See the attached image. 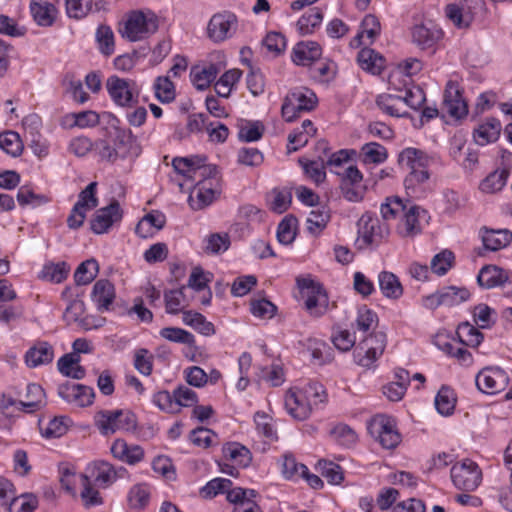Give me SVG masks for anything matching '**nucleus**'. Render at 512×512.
I'll use <instances>...</instances> for the list:
<instances>
[{"label":"nucleus","mask_w":512,"mask_h":512,"mask_svg":"<svg viewBox=\"0 0 512 512\" xmlns=\"http://www.w3.org/2000/svg\"><path fill=\"white\" fill-rule=\"evenodd\" d=\"M301 391L306 401L311 404V410L327 400L326 390L319 382H309Z\"/></svg>","instance_id":"nucleus-55"},{"label":"nucleus","mask_w":512,"mask_h":512,"mask_svg":"<svg viewBox=\"0 0 512 512\" xmlns=\"http://www.w3.org/2000/svg\"><path fill=\"white\" fill-rule=\"evenodd\" d=\"M486 10L484 0H463L460 4H448L445 8L447 18L458 28H467L474 17Z\"/></svg>","instance_id":"nucleus-9"},{"label":"nucleus","mask_w":512,"mask_h":512,"mask_svg":"<svg viewBox=\"0 0 512 512\" xmlns=\"http://www.w3.org/2000/svg\"><path fill=\"white\" fill-rule=\"evenodd\" d=\"M318 469L330 484L339 485L344 479L341 466L332 461L320 460L318 462Z\"/></svg>","instance_id":"nucleus-57"},{"label":"nucleus","mask_w":512,"mask_h":512,"mask_svg":"<svg viewBox=\"0 0 512 512\" xmlns=\"http://www.w3.org/2000/svg\"><path fill=\"white\" fill-rule=\"evenodd\" d=\"M96 192L97 182L89 183L87 187L79 193L78 200L74 205L86 212L96 208L99 203Z\"/></svg>","instance_id":"nucleus-56"},{"label":"nucleus","mask_w":512,"mask_h":512,"mask_svg":"<svg viewBox=\"0 0 512 512\" xmlns=\"http://www.w3.org/2000/svg\"><path fill=\"white\" fill-rule=\"evenodd\" d=\"M322 55L321 46L314 41H301L292 51L291 59L296 65L311 66Z\"/></svg>","instance_id":"nucleus-23"},{"label":"nucleus","mask_w":512,"mask_h":512,"mask_svg":"<svg viewBox=\"0 0 512 512\" xmlns=\"http://www.w3.org/2000/svg\"><path fill=\"white\" fill-rule=\"evenodd\" d=\"M509 174L507 168H498L480 182L479 189L487 194L499 192L506 185Z\"/></svg>","instance_id":"nucleus-38"},{"label":"nucleus","mask_w":512,"mask_h":512,"mask_svg":"<svg viewBox=\"0 0 512 512\" xmlns=\"http://www.w3.org/2000/svg\"><path fill=\"white\" fill-rule=\"evenodd\" d=\"M483 246L489 251H498L512 242V232L508 229H481Z\"/></svg>","instance_id":"nucleus-27"},{"label":"nucleus","mask_w":512,"mask_h":512,"mask_svg":"<svg viewBox=\"0 0 512 512\" xmlns=\"http://www.w3.org/2000/svg\"><path fill=\"white\" fill-rule=\"evenodd\" d=\"M411 34L413 42L421 49L433 48L443 36L442 30L430 21L415 25Z\"/></svg>","instance_id":"nucleus-20"},{"label":"nucleus","mask_w":512,"mask_h":512,"mask_svg":"<svg viewBox=\"0 0 512 512\" xmlns=\"http://www.w3.org/2000/svg\"><path fill=\"white\" fill-rule=\"evenodd\" d=\"M58 395L67 402L75 403L79 407L93 404L95 392L92 387L66 382L58 387Z\"/></svg>","instance_id":"nucleus-17"},{"label":"nucleus","mask_w":512,"mask_h":512,"mask_svg":"<svg viewBox=\"0 0 512 512\" xmlns=\"http://www.w3.org/2000/svg\"><path fill=\"white\" fill-rule=\"evenodd\" d=\"M358 226L359 236L365 245H378L389 233L386 225L368 213L361 216Z\"/></svg>","instance_id":"nucleus-15"},{"label":"nucleus","mask_w":512,"mask_h":512,"mask_svg":"<svg viewBox=\"0 0 512 512\" xmlns=\"http://www.w3.org/2000/svg\"><path fill=\"white\" fill-rule=\"evenodd\" d=\"M106 89L113 103L122 108H132L139 102L140 88L130 78L111 75L106 80Z\"/></svg>","instance_id":"nucleus-6"},{"label":"nucleus","mask_w":512,"mask_h":512,"mask_svg":"<svg viewBox=\"0 0 512 512\" xmlns=\"http://www.w3.org/2000/svg\"><path fill=\"white\" fill-rule=\"evenodd\" d=\"M66 420V417H55L45 426L40 423L41 435L47 439H54L63 436L68 430Z\"/></svg>","instance_id":"nucleus-59"},{"label":"nucleus","mask_w":512,"mask_h":512,"mask_svg":"<svg viewBox=\"0 0 512 512\" xmlns=\"http://www.w3.org/2000/svg\"><path fill=\"white\" fill-rule=\"evenodd\" d=\"M150 500V491L146 484L134 485L128 494V502L133 509H143Z\"/></svg>","instance_id":"nucleus-58"},{"label":"nucleus","mask_w":512,"mask_h":512,"mask_svg":"<svg viewBox=\"0 0 512 512\" xmlns=\"http://www.w3.org/2000/svg\"><path fill=\"white\" fill-rule=\"evenodd\" d=\"M323 20V12L319 7L309 8L296 23L299 34L305 36L312 34Z\"/></svg>","instance_id":"nucleus-37"},{"label":"nucleus","mask_w":512,"mask_h":512,"mask_svg":"<svg viewBox=\"0 0 512 512\" xmlns=\"http://www.w3.org/2000/svg\"><path fill=\"white\" fill-rule=\"evenodd\" d=\"M374 350L370 346H365V343L361 341L355 348L353 356L355 362L365 368H372L374 363L378 360L381 354L373 353Z\"/></svg>","instance_id":"nucleus-63"},{"label":"nucleus","mask_w":512,"mask_h":512,"mask_svg":"<svg viewBox=\"0 0 512 512\" xmlns=\"http://www.w3.org/2000/svg\"><path fill=\"white\" fill-rule=\"evenodd\" d=\"M0 149L12 157H18L23 151V143L17 132L0 133Z\"/></svg>","instance_id":"nucleus-47"},{"label":"nucleus","mask_w":512,"mask_h":512,"mask_svg":"<svg viewBox=\"0 0 512 512\" xmlns=\"http://www.w3.org/2000/svg\"><path fill=\"white\" fill-rule=\"evenodd\" d=\"M455 405L456 395L454 391L448 386H442L435 397L437 411L441 415L449 416L453 413Z\"/></svg>","instance_id":"nucleus-45"},{"label":"nucleus","mask_w":512,"mask_h":512,"mask_svg":"<svg viewBox=\"0 0 512 512\" xmlns=\"http://www.w3.org/2000/svg\"><path fill=\"white\" fill-rule=\"evenodd\" d=\"M54 351L51 344L42 341L31 347L25 355V362L29 367H37L52 362Z\"/></svg>","instance_id":"nucleus-32"},{"label":"nucleus","mask_w":512,"mask_h":512,"mask_svg":"<svg viewBox=\"0 0 512 512\" xmlns=\"http://www.w3.org/2000/svg\"><path fill=\"white\" fill-rule=\"evenodd\" d=\"M361 156L364 163L380 164L387 159L388 153L383 145L369 142L361 147Z\"/></svg>","instance_id":"nucleus-49"},{"label":"nucleus","mask_w":512,"mask_h":512,"mask_svg":"<svg viewBox=\"0 0 512 512\" xmlns=\"http://www.w3.org/2000/svg\"><path fill=\"white\" fill-rule=\"evenodd\" d=\"M223 454L227 460L232 461L242 468L248 467L252 460L249 449L237 442L226 444L223 447Z\"/></svg>","instance_id":"nucleus-40"},{"label":"nucleus","mask_w":512,"mask_h":512,"mask_svg":"<svg viewBox=\"0 0 512 512\" xmlns=\"http://www.w3.org/2000/svg\"><path fill=\"white\" fill-rule=\"evenodd\" d=\"M30 11L34 21L43 27L51 26L57 16L56 7L46 0H32Z\"/></svg>","instance_id":"nucleus-30"},{"label":"nucleus","mask_w":512,"mask_h":512,"mask_svg":"<svg viewBox=\"0 0 512 512\" xmlns=\"http://www.w3.org/2000/svg\"><path fill=\"white\" fill-rule=\"evenodd\" d=\"M122 219V210L118 201L98 209L90 220V228L95 234L108 232L112 225Z\"/></svg>","instance_id":"nucleus-16"},{"label":"nucleus","mask_w":512,"mask_h":512,"mask_svg":"<svg viewBox=\"0 0 512 512\" xmlns=\"http://www.w3.org/2000/svg\"><path fill=\"white\" fill-rule=\"evenodd\" d=\"M298 163L302 167L305 175L316 185H320L325 181L326 171L323 161L299 158Z\"/></svg>","instance_id":"nucleus-44"},{"label":"nucleus","mask_w":512,"mask_h":512,"mask_svg":"<svg viewBox=\"0 0 512 512\" xmlns=\"http://www.w3.org/2000/svg\"><path fill=\"white\" fill-rule=\"evenodd\" d=\"M331 437L340 445L350 447L357 441L356 432L346 424H337L330 431Z\"/></svg>","instance_id":"nucleus-60"},{"label":"nucleus","mask_w":512,"mask_h":512,"mask_svg":"<svg viewBox=\"0 0 512 512\" xmlns=\"http://www.w3.org/2000/svg\"><path fill=\"white\" fill-rule=\"evenodd\" d=\"M69 271L70 267L65 262L50 263L43 267L41 277L54 283H60L67 278Z\"/></svg>","instance_id":"nucleus-53"},{"label":"nucleus","mask_w":512,"mask_h":512,"mask_svg":"<svg viewBox=\"0 0 512 512\" xmlns=\"http://www.w3.org/2000/svg\"><path fill=\"white\" fill-rule=\"evenodd\" d=\"M460 344L470 347H477L484 339V335L472 324L461 323L456 331Z\"/></svg>","instance_id":"nucleus-43"},{"label":"nucleus","mask_w":512,"mask_h":512,"mask_svg":"<svg viewBox=\"0 0 512 512\" xmlns=\"http://www.w3.org/2000/svg\"><path fill=\"white\" fill-rule=\"evenodd\" d=\"M174 170L189 178L201 177L194 191L189 197L193 209H202L210 205L217 195L221 193V179L216 166L201 165L194 158L176 157L172 161Z\"/></svg>","instance_id":"nucleus-1"},{"label":"nucleus","mask_w":512,"mask_h":512,"mask_svg":"<svg viewBox=\"0 0 512 512\" xmlns=\"http://www.w3.org/2000/svg\"><path fill=\"white\" fill-rule=\"evenodd\" d=\"M112 455L129 465H135L144 458V450L139 445H129L123 439H116L111 446Z\"/></svg>","instance_id":"nucleus-24"},{"label":"nucleus","mask_w":512,"mask_h":512,"mask_svg":"<svg viewBox=\"0 0 512 512\" xmlns=\"http://www.w3.org/2000/svg\"><path fill=\"white\" fill-rule=\"evenodd\" d=\"M454 254L449 250H443L436 254L431 260V270L433 273L443 276L452 268Z\"/></svg>","instance_id":"nucleus-64"},{"label":"nucleus","mask_w":512,"mask_h":512,"mask_svg":"<svg viewBox=\"0 0 512 512\" xmlns=\"http://www.w3.org/2000/svg\"><path fill=\"white\" fill-rule=\"evenodd\" d=\"M509 282L508 272L495 265L482 267L477 275V283L484 289L504 286Z\"/></svg>","instance_id":"nucleus-25"},{"label":"nucleus","mask_w":512,"mask_h":512,"mask_svg":"<svg viewBox=\"0 0 512 512\" xmlns=\"http://www.w3.org/2000/svg\"><path fill=\"white\" fill-rule=\"evenodd\" d=\"M218 68L215 64H210L201 69L193 68L191 71L192 83L198 90L207 89L216 79Z\"/></svg>","instance_id":"nucleus-42"},{"label":"nucleus","mask_w":512,"mask_h":512,"mask_svg":"<svg viewBox=\"0 0 512 512\" xmlns=\"http://www.w3.org/2000/svg\"><path fill=\"white\" fill-rule=\"evenodd\" d=\"M399 164L409 170V174L404 180L406 189H413L416 185L424 183L430 177L428 168L433 162L423 151L416 148H406L398 158Z\"/></svg>","instance_id":"nucleus-3"},{"label":"nucleus","mask_w":512,"mask_h":512,"mask_svg":"<svg viewBox=\"0 0 512 512\" xmlns=\"http://www.w3.org/2000/svg\"><path fill=\"white\" fill-rule=\"evenodd\" d=\"M316 133V128L314 127L312 121L306 119L302 122L300 128L295 129L288 136V153L295 152L300 148L304 147L310 137L314 136Z\"/></svg>","instance_id":"nucleus-34"},{"label":"nucleus","mask_w":512,"mask_h":512,"mask_svg":"<svg viewBox=\"0 0 512 512\" xmlns=\"http://www.w3.org/2000/svg\"><path fill=\"white\" fill-rule=\"evenodd\" d=\"M89 479L101 488H107L112 485L122 473L126 472L125 468L121 467L116 470L112 464L106 461H95L89 468Z\"/></svg>","instance_id":"nucleus-19"},{"label":"nucleus","mask_w":512,"mask_h":512,"mask_svg":"<svg viewBox=\"0 0 512 512\" xmlns=\"http://www.w3.org/2000/svg\"><path fill=\"white\" fill-rule=\"evenodd\" d=\"M159 334L162 338L174 343H181L189 346H193L195 344L194 335L182 328L165 327L160 330Z\"/></svg>","instance_id":"nucleus-52"},{"label":"nucleus","mask_w":512,"mask_h":512,"mask_svg":"<svg viewBox=\"0 0 512 512\" xmlns=\"http://www.w3.org/2000/svg\"><path fill=\"white\" fill-rule=\"evenodd\" d=\"M284 406L296 420H305L311 414V404L306 401L301 390L289 389L285 395Z\"/></svg>","instance_id":"nucleus-22"},{"label":"nucleus","mask_w":512,"mask_h":512,"mask_svg":"<svg viewBox=\"0 0 512 512\" xmlns=\"http://www.w3.org/2000/svg\"><path fill=\"white\" fill-rule=\"evenodd\" d=\"M477 388L486 394H497L506 389L509 383L507 373L499 367L483 368L475 378Z\"/></svg>","instance_id":"nucleus-13"},{"label":"nucleus","mask_w":512,"mask_h":512,"mask_svg":"<svg viewBox=\"0 0 512 512\" xmlns=\"http://www.w3.org/2000/svg\"><path fill=\"white\" fill-rule=\"evenodd\" d=\"M306 465L298 463L291 454H285L281 460V471L283 476L289 480H297L301 478L303 472H306Z\"/></svg>","instance_id":"nucleus-51"},{"label":"nucleus","mask_w":512,"mask_h":512,"mask_svg":"<svg viewBox=\"0 0 512 512\" xmlns=\"http://www.w3.org/2000/svg\"><path fill=\"white\" fill-rule=\"evenodd\" d=\"M379 109L392 117H407L408 111L404 107L402 95L380 94L376 98Z\"/></svg>","instance_id":"nucleus-31"},{"label":"nucleus","mask_w":512,"mask_h":512,"mask_svg":"<svg viewBox=\"0 0 512 512\" xmlns=\"http://www.w3.org/2000/svg\"><path fill=\"white\" fill-rule=\"evenodd\" d=\"M381 25L379 19L372 14L366 15L360 25V31L351 40V46L358 47L365 44L363 38L368 39V43H373L374 40L380 35Z\"/></svg>","instance_id":"nucleus-29"},{"label":"nucleus","mask_w":512,"mask_h":512,"mask_svg":"<svg viewBox=\"0 0 512 512\" xmlns=\"http://www.w3.org/2000/svg\"><path fill=\"white\" fill-rule=\"evenodd\" d=\"M23 398V400L19 401V410L28 413L35 412L46 404L44 389L36 383L26 385Z\"/></svg>","instance_id":"nucleus-28"},{"label":"nucleus","mask_w":512,"mask_h":512,"mask_svg":"<svg viewBox=\"0 0 512 512\" xmlns=\"http://www.w3.org/2000/svg\"><path fill=\"white\" fill-rule=\"evenodd\" d=\"M451 479L457 489L474 491L481 483L482 472L474 461L465 459L452 466Z\"/></svg>","instance_id":"nucleus-10"},{"label":"nucleus","mask_w":512,"mask_h":512,"mask_svg":"<svg viewBox=\"0 0 512 512\" xmlns=\"http://www.w3.org/2000/svg\"><path fill=\"white\" fill-rule=\"evenodd\" d=\"M369 431L385 449H394L401 442V436L395 427V423L389 417H376L371 422Z\"/></svg>","instance_id":"nucleus-14"},{"label":"nucleus","mask_w":512,"mask_h":512,"mask_svg":"<svg viewBox=\"0 0 512 512\" xmlns=\"http://www.w3.org/2000/svg\"><path fill=\"white\" fill-rule=\"evenodd\" d=\"M316 94L305 87L294 88L285 96L281 115L286 122H293L300 113L309 112L317 105Z\"/></svg>","instance_id":"nucleus-7"},{"label":"nucleus","mask_w":512,"mask_h":512,"mask_svg":"<svg viewBox=\"0 0 512 512\" xmlns=\"http://www.w3.org/2000/svg\"><path fill=\"white\" fill-rule=\"evenodd\" d=\"M380 212L384 220L399 218L396 232L402 238H414L422 232L421 221L428 217L427 211L422 207L405 203L399 197H388L381 204Z\"/></svg>","instance_id":"nucleus-2"},{"label":"nucleus","mask_w":512,"mask_h":512,"mask_svg":"<svg viewBox=\"0 0 512 512\" xmlns=\"http://www.w3.org/2000/svg\"><path fill=\"white\" fill-rule=\"evenodd\" d=\"M333 172L340 177V190L346 200L358 202L363 199L366 189L362 184L363 174L357 166L350 165L343 172Z\"/></svg>","instance_id":"nucleus-12"},{"label":"nucleus","mask_w":512,"mask_h":512,"mask_svg":"<svg viewBox=\"0 0 512 512\" xmlns=\"http://www.w3.org/2000/svg\"><path fill=\"white\" fill-rule=\"evenodd\" d=\"M357 62L363 70L374 75L380 74L385 67L384 57L370 48H363L359 51Z\"/></svg>","instance_id":"nucleus-33"},{"label":"nucleus","mask_w":512,"mask_h":512,"mask_svg":"<svg viewBox=\"0 0 512 512\" xmlns=\"http://www.w3.org/2000/svg\"><path fill=\"white\" fill-rule=\"evenodd\" d=\"M158 30V19L153 13L133 11L119 22L118 33L122 38L136 42L148 38Z\"/></svg>","instance_id":"nucleus-4"},{"label":"nucleus","mask_w":512,"mask_h":512,"mask_svg":"<svg viewBox=\"0 0 512 512\" xmlns=\"http://www.w3.org/2000/svg\"><path fill=\"white\" fill-rule=\"evenodd\" d=\"M95 425L102 435H111L117 431H130L136 427V417L129 410H103L95 415Z\"/></svg>","instance_id":"nucleus-8"},{"label":"nucleus","mask_w":512,"mask_h":512,"mask_svg":"<svg viewBox=\"0 0 512 512\" xmlns=\"http://www.w3.org/2000/svg\"><path fill=\"white\" fill-rule=\"evenodd\" d=\"M99 271L98 262L95 259H88L82 262L74 273L77 285H87L97 276Z\"/></svg>","instance_id":"nucleus-48"},{"label":"nucleus","mask_w":512,"mask_h":512,"mask_svg":"<svg viewBox=\"0 0 512 512\" xmlns=\"http://www.w3.org/2000/svg\"><path fill=\"white\" fill-rule=\"evenodd\" d=\"M110 137L119 158L125 159L139 155L140 147L131 130L116 129L114 135Z\"/></svg>","instance_id":"nucleus-21"},{"label":"nucleus","mask_w":512,"mask_h":512,"mask_svg":"<svg viewBox=\"0 0 512 512\" xmlns=\"http://www.w3.org/2000/svg\"><path fill=\"white\" fill-rule=\"evenodd\" d=\"M238 29V18L230 11L214 14L207 26V35L214 43L232 38Z\"/></svg>","instance_id":"nucleus-11"},{"label":"nucleus","mask_w":512,"mask_h":512,"mask_svg":"<svg viewBox=\"0 0 512 512\" xmlns=\"http://www.w3.org/2000/svg\"><path fill=\"white\" fill-rule=\"evenodd\" d=\"M95 39L103 55L110 56L115 52L114 33L110 26L100 25L96 30Z\"/></svg>","instance_id":"nucleus-46"},{"label":"nucleus","mask_w":512,"mask_h":512,"mask_svg":"<svg viewBox=\"0 0 512 512\" xmlns=\"http://www.w3.org/2000/svg\"><path fill=\"white\" fill-rule=\"evenodd\" d=\"M443 306L452 307L467 301L471 294L465 287L446 286L439 289Z\"/></svg>","instance_id":"nucleus-41"},{"label":"nucleus","mask_w":512,"mask_h":512,"mask_svg":"<svg viewBox=\"0 0 512 512\" xmlns=\"http://www.w3.org/2000/svg\"><path fill=\"white\" fill-rule=\"evenodd\" d=\"M297 285L304 299V307L311 316L318 318L328 312L330 301L321 283L310 278H298Z\"/></svg>","instance_id":"nucleus-5"},{"label":"nucleus","mask_w":512,"mask_h":512,"mask_svg":"<svg viewBox=\"0 0 512 512\" xmlns=\"http://www.w3.org/2000/svg\"><path fill=\"white\" fill-rule=\"evenodd\" d=\"M115 287L107 279H100L95 282L91 297L96 303L100 312L108 311L115 299Z\"/></svg>","instance_id":"nucleus-26"},{"label":"nucleus","mask_w":512,"mask_h":512,"mask_svg":"<svg viewBox=\"0 0 512 512\" xmlns=\"http://www.w3.org/2000/svg\"><path fill=\"white\" fill-rule=\"evenodd\" d=\"M80 479L81 485L83 487L80 493L83 505L86 508L101 505L103 503V500L100 496V493L98 490L92 487V481L89 479L88 475L81 474Z\"/></svg>","instance_id":"nucleus-50"},{"label":"nucleus","mask_w":512,"mask_h":512,"mask_svg":"<svg viewBox=\"0 0 512 512\" xmlns=\"http://www.w3.org/2000/svg\"><path fill=\"white\" fill-rule=\"evenodd\" d=\"M442 350L449 356L457 359L459 364L470 366L473 363L472 354L460 344V342H446L442 345Z\"/></svg>","instance_id":"nucleus-62"},{"label":"nucleus","mask_w":512,"mask_h":512,"mask_svg":"<svg viewBox=\"0 0 512 512\" xmlns=\"http://www.w3.org/2000/svg\"><path fill=\"white\" fill-rule=\"evenodd\" d=\"M443 109L453 118L461 119L468 113V107L462 98L457 83L449 81L444 91Z\"/></svg>","instance_id":"nucleus-18"},{"label":"nucleus","mask_w":512,"mask_h":512,"mask_svg":"<svg viewBox=\"0 0 512 512\" xmlns=\"http://www.w3.org/2000/svg\"><path fill=\"white\" fill-rule=\"evenodd\" d=\"M242 72L239 69H231L226 71L220 79L215 83V91L220 97H228L232 86L239 81Z\"/></svg>","instance_id":"nucleus-54"},{"label":"nucleus","mask_w":512,"mask_h":512,"mask_svg":"<svg viewBox=\"0 0 512 512\" xmlns=\"http://www.w3.org/2000/svg\"><path fill=\"white\" fill-rule=\"evenodd\" d=\"M182 321L185 325L192 327L198 333L210 336L215 333L214 325L207 321L204 315L195 311H182Z\"/></svg>","instance_id":"nucleus-39"},{"label":"nucleus","mask_w":512,"mask_h":512,"mask_svg":"<svg viewBox=\"0 0 512 512\" xmlns=\"http://www.w3.org/2000/svg\"><path fill=\"white\" fill-rule=\"evenodd\" d=\"M154 89L156 98L162 103H169L175 99V87L169 77H158Z\"/></svg>","instance_id":"nucleus-61"},{"label":"nucleus","mask_w":512,"mask_h":512,"mask_svg":"<svg viewBox=\"0 0 512 512\" xmlns=\"http://www.w3.org/2000/svg\"><path fill=\"white\" fill-rule=\"evenodd\" d=\"M501 132V123L496 118H488L474 131V139L477 144L484 146L498 139Z\"/></svg>","instance_id":"nucleus-35"},{"label":"nucleus","mask_w":512,"mask_h":512,"mask_svg":"<svg viewBox=\"0 0 512 512\" xmlns=\"http://www.w3.org/2000/svg\"><path fill=\"white\" fill-rule=\"evenodd\" d=\"M381 293L389 299L397 300L403 295V287L399 278L392 272L382 271L378 275Z\"/></svg>","instance_id":"nucleus-36"}]
</instances>
